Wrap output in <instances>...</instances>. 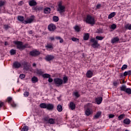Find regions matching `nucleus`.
<instances>
[{
    "label": "nucleus",
    "instance_id": "obj_11",
    "mask_svg": "<svg viewBox=\"0 0 131 131\" xmlns=\"http://www.w3.org/2000/svg\"><path fill=\"white\" fill-rule=\"evenodd\" d=\"M54 59H55V56L52 55H47L45 57V60L48 61H52V60H54Z\"/></svg>",
    "mask_w": 131,
    "mask_h": 131
},
{
    "label": "nucleus",
    "instance_id": "obj_30",
    "mask_svg": "<svg viewBox=\"0 0 131 131\" xmlns=\"http://www.w3.org/2000/svg\"><path fill=\"white\" fill-rule=\"evenodd\" d=\"M123 123L125 124H129V123H130V120L129 119H125L123 120Z\"/></svg>",
    "mask_w": 131,
    "mask_h": 131
},
{
    "label": "nucleus",
    "instance_id": "obj_14",
    "mask_svg": "<svg viewBox=\"0 0 131 131\" xmlns=\"http://www.w3.org/2000/svg\"><path fill=\"white\" fill-rule=\"evenodd\" d=\"M93 75L94 73L91 70L88 71L86 73V76L88 78H92V77H93Z\"/></svg>",
    "mask_w": 131,
    "mask_h": 131
},
{
    "label": "nucleus",
    "instance_id": "obj_40",
    "mask_svg": "<svg viewBox=\"0 0 131 131\" xmlns=\"http://www.w3.org/2000/svg\"><path fill=\"white\" fill-rule=\"evenodd\" d=\"M125 29H128V30H131V24H127L125 26Z\"/></svg>",
    "mask_w": 131,
    "mask_h": 131
},
{
    "label": "nucleus",
    "instance_id": "obj_7",
    "mask_svg": "<svg viewBox=\"0 0 131 131\" xmlns=\"http://www.w3.org/2000/svg\"><path fill=\"white\" fill-rule=\"evenodd\" d=\"M35 18V16L34 15H31V18H28L27 20H24L23 21L24 24H30V23H32L33 21H34V18Z\"/></svg>",
    "mask_w": 131,
    "mask_h": 131
},
{
    "label": "nucleus",
    "instance_id": "obj_54",
    "mask_svg": "<svg viewBox=\"0 0 131 131\" xmlns=\"http://www.w3.org/2000/svg\"><path fill=\"white\" fill-rule=\"evenodd\" d=\"M72 40H73V41H76L77 40H78V39H77V38L73 37L72 38Z\"/></svg>",
    "mask_w": 131,
    "mask_h": 131
},
{
    "label": "nucleus",
    "instance_id": "obj_64",
    "mask_svg": "<svg viewBox=\"0 0 131 131\" xmlns=\"http://www.w3.org/2000/svg\"><path fill=\"white\" fill-rule=\"evenodd\" d=\"M50 39L51 41L55 40V38L54 37H51L50 38Z\"/></svg>",
    "mask_w": 131,
    "mask_h": 131
},
{
    "label": "nucleus",
    "instance_id": "obj_2",
    "mask_svg": "<svg viewBox=\"0 0 131 131\" xmlns=\"http://www.w3.org/2000/svg\"><path fill=\"white\" fill-rule=\"evenodd\" d=\"M62 1H59L57 2V12H59V14H62L65 12V6L62 5Z\"/></svg>",
    "mask_w": 131,
    "mask_h": 131
},
{
    "label": "nucleus",
    "instance_id": "obj_20",
    "mask_svg": "<svg viewBox=\"0 0 131 131\" xmlns=\"http://www.w3.org/2000/svg\"><path fill=\"white\" fill-rule=\"evenodd\" d=\"M43 8L42 7H32V10L34 11H36V12H37L38 11H41L42 10Z\"/></svg>",
    "mask_w": 131,
    "mask_h": 131
},
{
    "label": "nucleus",
    "instance_id": "obj_25",
    "mask_svg": "<svg viewBox=\"0 0 131 131\" xmlns=\"http://www.w3.org/2000/svg\"><path fill=\"white\" fill-rule=\"evenodd\" d=\"M31 80L33 83H35L36 82H37V81H38V78L37 77L33 76Z\"/></svg>",
    "mask_w": 131,
    "mask_h": 131
},
{
    "label": "nucleus",
    "instance_id": "obj_39",
    "mask_svg": "<svg viewBox=\"0 0 131 131\" xmlns=\"http://www.w3.org/2000/svg\"><path fill=\"white\" fill-rule=\"evenodd\" d=\"M117 26L115 25V24H113L112 25H111L110 29H113V30H115L116 29Z\"/></svg>",
    "mask_w": 131,
    "mask_h": 131
},
{
    "label": "nucleus",
    "instance_id": "obj_48",
    "mask_svg": "<svg viewBox=\"0 0 131 131\" xmlns=\"http://www.w3.org/2000/svg\"><path fill=\"white\" fill-rule=\"evenodd\" d=\"M2 107H5V103H4V102H3L2 101H0V109H1Z\"/></svg>",
    "mask_w": 131,
    "mask_h": 131
},
{
    "label": "nucleus",
    "instance_id": "obj_18",
    "mask_svg": "<svg viewBox=\"0 0 131 131\" xmlns=\"http://www.w3.org/2000/svg\"><path fill=\"white\" fill-rule=\"evenodd\" d=\"M51 8L46 7L44 9L43 13L44 14H51Z\"/></svg>",
    "mask_w": 131,
    "mask_h": 131
},
{
    "label": "nucleus",
    "instance_id": "obj_57",
    "mask_svg": "<svg viewBox=\"0 0 131 131\" xmlns=\"http://www.w3.org/2000/svg\"><path fill=\"white\" fill-rule=\"evenodd\" d=\"M11 106H12V107H15L17 106V104H16L15 103H13L11 104Z\"/></svg>",
    "mask_w": 131,
    "mask_h": 131
},
{
    "label": "nucleus",
    "instance_id": "obj_24",
    "mask_svg": "<svg viewBox=\"0 0 131 131\" xmlns=\"http://www.w3.org/2000/svg\"><path fill=\"white\" fill-rule=\"evenodd\" d=\"M17 20L18 21H20V22H23L24 21V16H21V15H18L17 16Z\"/></svg>",
    "mask_w": 131,
    "mask_h": 131
},
{
    "label": "nucleus",
    "instance_id": "obj_5",
    "mask_svg": "<svg viewBox=\"0 0 131 131\" xmlns=\"http://www.w3.org/2000/svg\"><path fill=\"white\" fill-rule=\"evenodd\" d=\"M44 121L46 122V123H50V124H55V119L50 118L49 117H46L44 118Z\"/></svg>",
    "mask_w": 131,
    "mask_h": 131
},
{
    "label": "nucleus",
    "instance_id": "obj_17",
    "mask_svg": "<svg viewBox=\"0 0 131 131\" xmlns=\"http://www.w3.org/2000/svg\"><path fill=\"white\" fill-rule=\"evenodd\" d=\"M102 101H103V98L99 97L95 99V101L96 102L97 105H100L102 103Z\"/></svg>",
    "mask_w": 131,
    "mask_h": 131
},
{
    "label": "nucleus",
    "instance_id": "obj_58",
    "mask_svg": "<svg viewBox=\"0 0 131 131\" xmlns=\"http://www.w3.org/2000/svg\"><path fill=\"white\" fill-rule=\"evenodd\" d=\"M101 7H102V6L101 5V4H98L96 6V9H100L101 8Z\"/></svg>",
    "mask_w": 131,
    "mask_h": 131
},
{
    "label": "nucleus",
    "instance_id": "obj_51",
    "mask_svg": "<svg viewBox=\"0 0 131 131\" xmlns=\"http://www.w3.org/2000/svg\"><path fill=\"white\" fill-rule=\"evenodd\" d=\"M5 6V2L4 1H0V8Z\"/></svg>",
    "mask_w": 131,
    "mask_h": 131
},
{
    "label": "nucleus",
    "instance_id": "obj_36",
    "mask_svg": "<svg viewBox=\"0 0 131 131\" xmlns=\"http://www.w3.org/2000/svg\"><path fill=\"white\" fill-rule=\"evenodd\" d=\"M96 39H97V40H103V39H104V37L101 36H96Z\"/></svg>",
    "mask_w": 131,
    "mask_h": 131
},
{
    "label": "nucleus",
    "instance_id": "obj_45",
    "mask_svg": "<svg viewBox=\"0 0 131 131\" xmlns=\"http://www.w3.org/2000/svg\"><path fill=\"white\" fill-rule=\"evenodd\" d=\"M74 96L76 98H79V97H80V95L78 94V92H74Z\"/></svg>",
    "mask_w": 131,
    "mask_h": 131
},
{
    "label": "nucleus",
    "instance_id": "obj_15",
    "mask_svg": "<svg viewBox=\"0 0 131 131\" xmlns=\"http://www.w3.org/2000/svg\"><path fill=\"white\" fill-rule=\"evenodd\" d=\"M45 48L47 50L54 49V47L53 46V44L52 43H47V45L45 46Z\"/></svg>",
    "mask_w": 131,
    "mask_h": 131
},
{
    "label": "nucleus",
    "instance_id": "obj_38",
    "mask_svg": "<svg viewBox=\"0 0 131 131\" xmlns=\"http://www.w3.org/2000/svg\"><path fill=\"white\" fill-rule=\"evenodd\" d=\"M125 116V115L124 114H122L118 116V118L119 120H122V119H123V118Z\"/></svg>",
    "mask_w": 131,
    "mask_h": 131
},
{
    "label": "nucleus",
    "instance_id": "obj_62",
    "mask_svg": "<svg viewBox=\"0 0 131 131\" xmlns=\"http://www.w3.org/2000/svg\"><path fill=\"white\" fill-rule=\"evenodd\" d=\"M23 4V2L20 1L18 3V6H22Z\"/></svg>",
    "mask_w": 131,
    "mask_h": 131
},
{
    "label": "nucleus",
    "instance_id": "obj_4",
    "mask_svg": "<svg viewBox=\"0 0 131 131\" xmlns=\"http://www.w3.org/2000/svg\"><path fill=\"white\" fill-rule=\"evenodd\" d=\"M29 55L30 56H32V57H37V56L40 55V52L36 49H35L30 51Z\"/></svg>",
    "mask_w": 131,
    "mask_h": 131
},
{
    "label": "nucleus",
    "instance_id": "obj_47",
    "mask_svg": "<svg viewBox=\"0 0 131 131\" xmlns=\"http://www.w3.org/2000/svg\"><path fill=\"white\" fill-rule=\"evenodd\" d=\"M26 48H28V43L23 44V50H25Z\"/></svg>",
    "mask_w": 131,
    "mask_h": 131
},
{
    "label": "nucleus",
    "instance_id": "obj_43",
    "mask_svg": "<svg viewBox=\"0 0 131 131\" xmlns=\"http://www.w3.org/2000/svg\"><path fill=\"white\" fill-rule=\"evenodd\" d=\"M101 115V112H98L95 116V118H99L100 117V116Z\"/></svg>",
    "mask_w": 131,
    "mask_h": 131
},
{
    "label": "nucleus",
    "instance_id": "obj_16",
    "mask_svg": "<svg viewBox=\"0 0 131 131\" xmlns=\"http://www.w3.org/2000/svg\"><path fill=\"white\" fill-rule=\"evenodd\" d=\"M118 41H119V37L117 36L114 37L111 39L112 43H117Z\"/></svg>",
    "mask_w": 131,
    "mask_h": 131
},
{
    "label": "nucleus",
    "instance_id": "obj_19",
    "mask_svg": "<svg viewBox=\"0 0 131 131\" xmlns=\"http://www.w3.org/2000/svg\"><path fill=\"white\" fill-rule=\"evenodd\" d=\"M46 109H47V110H53V109H54V104L48 103Z\"/></svg>",
    "mask_w": 131,
    "mask_h": 131
},
{
    "label": "nucleus",
    "instance_id": "obj_63",
    "mask_svg": "<svg viewBox=\"0 0 131 131\" xmlns=\"http://www.w3.org/2000/svg\"><path fill=\"white\" fill-rule=\"evenodd\" d=\"M128 75H131V70L127 71Z\"/></svg>",
    "mask_w": 131,
    "mask_h": 131
},
{
    "label": "nucleus",
    "instance_id": "obj_61",
    "mask_svg": "<svg viewBox=\"0 0 131 131\" xmlns=\"http://www.w3.org/2000/svg\"><path fill=\"white\" fill-rule=\"evenodd\" d=\"M28 33H29V34H33V31L32 30H30V31H29Z\"/></svg>",
    "mask_w": 131,
    "mask_h": 131
},
{
    "label": "nucleus",
    "instance_id": "obj_46",
    "mask_svg": "<svg viewBox=\"0 0 131 131\" xmlns=\"http://www.w3.org/2000/svg\"><path fill=\"white\" fill-rule=\"evenodd\" d=\"M127 68V65L123 64L121 68L122 70H125Z\"/></svg>",
    "mask_w": 131,
    "mask_h": 131
},
{
    "label": "nucleus",
    "instance_id": "obj_50",
    "mask_svg": "<svg viewBox=\"0 0 131 131\" xmlns=\"http://www.w3.org/2000/svg\"><path fill=\"white\" fill-rule=\"evenodd\" d=\"M19 78H20V79H23V78H25V75L21 74L19 75Z\"/></svg>",
    "mask_w": 131,
    "mask_h": 131
},
{
    "label": "nucleus",
    "instance_id": "obj_56",
    "mask_svg": "<svg viewBox=\"0 0 131 131\" xmlns=\"http://www.w3.org/2000/svg\"><path fill=\"white\" fill-rule=\"evenodd\" d=\"M115 115L113 114H110L109 115V118H114V117H115Z\"/></svg>",
    "mask_w": 131,
    "mask_h": 131
},
{
    "label": "nucleus",
    "instance_id": "obj_41",
    "mask_svg": "<svg viewBox=\"0 0 131 131\" xmlns=\"http://www.w3.org/2000/svg\"><path fill=\"white\" fill-rule=\"evenodd\" d=\"M10 55H14L16 54V50L14 49H11L10 51Z\"/></svg>",
    "mask_w": 131,
    "mask_h": 131
},
{
    "label": "nucleus",
    "instance_id": "obj_34",
    "mask_svg": "<svg viewBox=\"0 0 131 131\" xmlns=\"http://www.w3.org/2000/svg\"><path fill=\"white\" fill-rule=\"evenodd\" d=\"M126 89V86L123 85L122 86L120 87V91H122V92H125Z\"/></svg>",
    "mask_w": 131,
    "mask_h": 131
},
{
    "label": "nucleus",
    "instance_id": "obj_59",
    "mask_svg": "<svg viewBox=\"0 0 131 131\" xmlns=\"http://www.w3.org/2000/svg\"><path fill=\"white\" fill-rule=\"evenodd\" d=\"M128 75V74H127V71H125V72H124V74H123V76H127Z\"/></svg>",
    "mask_w": 131,
    "mask_h": 131
},
{
    "label": "nucleus",
    "instance_id": "obj_32",
    "mask_svg": "<svg viewBox=\"0 0 131 131\" xmlns=\"http://www.w3.org/2000/svg\"><path fill=\"white\" fill-rule=\"evenodd\" d=\"M53 21H54V22H58V21H59V17L57 16H53Z\"/></svg>",
    "mask_w": 131,
    "mask_h": 131
},
{
    "label": "nucleus",
    "instance_id": "obj_31",
    "mask_svg": "<svg viewBox=\"0 0 131 131\" xmlns=\"http://www.w3.org/2000/svg\"><path fill=\"white\" fill-rule=\"evenodd\" d=\"M42 76L43 78H49V77H51V75L49 74H43L42 75Z\"/></svg>",
    "mask_w": 131,
    "mask_h": 131
},
{
    "label": "nucleus",
    "instance_id": "obj_21",
    "mask_svg": "<svg viewBox=\"0 0 131 131\" xmlns=\"http://www.w3.org/2000/svg\"><path fill=\"white\" fill-rule=\"evenodd\" d=\"M24 69L26 70V71H28L29 70V65H28V62H25L24 63Z\"/></svg>",
    "mask_w": 131,
    "mask_h": 131
},
{
    "label": "nucleus",
    "instance_id": "obj_28",
    "mask_svg": "<svg viewBox=\"0 0 131 131\" xmlns=\"http://www.w3.org/2000/svg\"><path fill=\"white\" fill-rule=\"evenodd\" d=\"M89 38H90V35L89 33H85L83 36L84 40H89Z\"/></svg>",
    "mask_w": 131,
    "mask_h": 131
},
{
    "label": "nucleus",
    "instance_id": "obj_27",
    "mask_svg": "<svg viewBox=\"0 0 131 131\" xmlns=\"http://www.w3.org/2000/svg\"><path fill=\"white\" fill-rule=\"evenodd\" d=\"M116 15V12H112L111 14L108 15V19H112L113 17H114Z\"/></svg>",
    "mask_w": 131,
    "mask_h": 131
},
{
    "label": "nucleus",
    "instance_id": "obj_42",
    "mask_svg": "<svg viewBox=\"0 0 131 131\" xmlns=\"http://www.w3.org/2000/svg\"><path fill=\"white\" fill-rule=\"evenodd\" d=\"M74 29L77 32H79V31H80V29L79 28V27L78 26H75V27H74Z\"/></svg>",
    "mask_w": 131,
    "mask_h": 131
},
{
    "label": "nucleus",
    "instance_id": "obj_10",
    "mask_svg": "<svg viewBox=\"0 0 131 131\" xmlns=\"http://www.w3.org/2000/svg\"><path fill=\"white\" fill-rule=\"evenodd\" d=\"M85 112L86 116H90V115L93 114V110L90 107H88L86 108Z\"/></svg>",
    "mask_w": 131,
    "mask_h": 131
},
{
    "label": "nucleus",
    "instance_id": "obj_13",
    "mask_svg": "<svg viewBox=\"0 0 131 131\" xmlns=\"http://www.w3.org/2000/svg\"><path fill=\"white\" fill-rule=\"evenodd\" d=\"M21 66V63L18 61H15L13 63V67H14V68H16L17 69H18V68H20Z\"/></svg>",
    "mask_w": 131,
    "mask_h": 131
},
{
    "label": "nucleus",
    "instance_id": "obj_60",
    "mask_svg": "<svg viewBox=\"0 0 131 131\" xmlns=\"http://www.w3.org/2000/svg\"><path fill=\"white\" fill-rule=\"evenodd\" d=\"M113 84L114 86H117V84H118V83L117 82H114Z\"/></svg>",
    "mask_w": 131,
    "mask_h": 131
},
{
    "label": "nucleus",
    "instance_id": "obj_3",
    "mask_svg": "<svg viewBox=\"0 0 131 131\" xmlns=\"http://www.w3.org/2000/svg\"><path fill=\"white\" fill-rule=\"evenodd\" d=\"M91 42H92L91 44V47L94 49H96L100 47V44L98 43V40H96L95 38H92L90 40Z\"/></svg>",
    "mask_w": 131,
    "mask_h": 131
},
{
    "label": "nucleus",
    "instance_id": "obj_33",
    "mask_svg": "<svg viewBox=\"0 0 131 131\" xmlns=\"http://www.w3.org/2000/svg\"><path fill=\"white\" fill-rule=\"evenodd\" d=\"M55 38H56V39L59 40V42L60 43H63V42L64 41L63 39H62V38H61V37H60V36H56V37H55Z\"/></svg>",
    "mask_w": 131,
    "mask_h": 131
},
{
    "label": "nucleus",
    "instance_id": "obj_53",
    "mask_svg": "<svg viewBox=\"0 0 131 131\" xmlns=\"http://www.w3.org/2000/svg\"><path fill=\"white\" fill-rule=\"evenodd\" d=\"M4 28H5V29H6V30L9 29V28H10V27L8 25H5Z\"/></svg>",
    "mask_w": 131,
    "mask_h": 131
},
{
    "label": "nucleus",
    "instance_id": "obj_52",
    "mask_svg": "<svg viewBox=\"0 0 131 131\" xmlns=\"http://www.w3.org/2000/svg\"><path fill=\"white\" fill-rule=\"evenodd\" d=\"M7 102H8V103H10L11 102H12V97H8L7 98Z\"/></svg>",
    "mask_w": 131,
    "mask_h": 131
},
{
    "label": "nucleus",
    "instance_id": "obj_44",
    "mask_svg": "<svg viewBox=\"0 0 131 131\" xmlns=\"http://www.w3.org/2000/svg\"><path fill=\"white\" fill-rule=\"evenodd\" d=\"M63 83H66V82L68 81V77H67V76L63 77Z\"/></svg>",
    "mask_w": 131,
    "mask_h": 131
},
{
    "label": "nucleus",
    "instance_id": "obj_35",
    "mask_svg": "<svg viewBox=\"0 0 131 131\" xmlns=\"http://www.w3.org/2000/svg\"><path fill=\"white\" fill-rule=\"evenodd\" d=\"M29 129L28 126L26 125V126H24L23 127V128H21V131H28Z\"/></svg>",
    "mask_w": 131,
    "mask_h": 131
},
{
    "label": "nucleus",
    "instance_id": "obj_6",
    "mask_svg": "<svg viewBox=\"0 0 131 131\" xmlns=\"http://www.w3.org/2000/svg\"><path fill=\"white\" fill-rule=\"evenodd\" d=\"M14 43L16 45L18 50H23V42L20 41H15Z\"/></svg>",
    "mask_w": 131,
    "mask_h": 131
},
{
    "label": "nucleus",
    "instance_id": "obj_1",
    "mask_svg": "<svg viewBox=\"0 0 131 131\" xmlns=\"http://www.w3.org/2000/svg\"><path fill=\"white\" fill-rule=\"evenodd\" d=\"M85 21L88 24H91V25H95L96 24L95 17H93L91 15H87Z\"/></svg>",
    "mask_w": 131,
    "mask_h": 131
},
{
    "label": "nucleus",
    "instance_id": "obj_22",
    "mask_svg": "<svg viewBox=\"0 0 131 131\" xmlns=\"http://www.w3.org/2000/svg\"><path fill=\"white\" fill-rule=\"evenodd\" d=\"M36 74H38L39 75H42V74H43V72H42V70L41 69H37L36 70Z\"/></svg>",
    "mask_w": 131,
    "mask_h": 131
},
{
    "label": "nucleus",
    "instance_id": "obj_23",
    "mask_svg": "<svg viewBox=\"0 0 131 131\" xmlns=\"http://www.w3.org/2000/svg\"><path fill=\"white\" fill-rule=\"evenodd\" d=\"M70 108H71V110H74L75 109V104L73 102L70 103Z\"/></svg>",
    "mask_w": 131,
    "mask_h": 131
},
{
    "label": "nucleus",
    "instance_id": "obj_8",
    "mask_svg": "<svg viewBox=\"0 0 131 131\" xmlns=\"http://www.w3.org/2000/svg\"><path fill=\"white\" fill-rule=\"evenodd\" d=\"M54 82L55 84H58V85L63 84V80L60 78H56L54 79Z\"/></svg>",
    "mask_w": 131,
    "mask_h": 131
},
{
    "label": "nucleus",
    "instance_id": "obj_9",
    "mask_svg": "<svg viewBox=\"0 0 131 131\" xmlns=\"http://www.w3.org/2000/svg\"><path fill=\"white\" fill-rule=\"evenodd\" d=\"M49 31H55L56 30V26L54 24H50L48 27Z\"/></svg>",
    "mask_w": 131,
    "mask_h": 131
},
{
    "label": "nucleus",
    "instance_id": "obj_37",
    "mask_svg": "<svg viewBox=\"0 0 131 131\" xmlns=\"http://www.w3.org/2000/svg\"><path fill=\"white\" fill-rule=\"evenodd\" d=\"M125 93L128 94V95L131 94V89L130 88H127L125 91Z\"/></svg>",
    "mask_w": 131,
    "mask_h": 131
},
{
    "label": "nucleus",
    "instance_id": "obj_55",
    "mask_svg": "<svg viewBox=\"0 0 131 131\" xmlns=\"http://www.w3.org/2000/svg\"><path fill=\"white\" fill-rule=\"evenodd\" d=\"M48 81L49 82H53V79L51 78V77H50L49 78H48Z\"/></svg>",
    "mask_w": 131,
    "mask_h": 131
},
{
    "label": "nucleus",
    "instance_id": "obj_29",
    "mask_svg": "<svg viewBox=\"0 0 131 131\" xmlns=\"http://www.w3.org/2000/svg\"><path fill=\"white\" fill-rule=\"evenodd\" d=\"M57 110L58 112H62L63 111V108L62 107V105L58 104L57 106Z\"/></svg>",
    "mask_w": 131,
    "mask_h": 131
},
{
    "label": "nucleus",
    "instance_id": "obj_26",
    "mask_svg": "<svg viewBox=\"0 0 131 131\" xmlns=\"http://www.w3.org/2000/svg\"><path fill=\"white\" fill-rule=\"evenodd\" d=\"M47 104L46 103H40L39 105L40 108H41L42 109H47Z\"/></svg>",
    "mask_w": 131,
    "mask_h": 131
},
{
    "label": "nucleus",
    "instance_id": "obj_12",
    "mask_svg": "<svg viewBox=\"0 0 131 131\" xmlns=\"http://www.w3.org/2000/svg\"><path fill=\"white\" fill-rule=\"evenodd\" d=\"M30 7H35L37 5V3L35 0H31L29 2Z\"/></svg>",
    "mask_w": 131,
    "mask_h": 131
},
{
    "label": "nucleus",
    "instance_id": "obj_49",
    "mask_svg": "<svg viewBox=\"0 0 131 131\" xmlns=\"http://www.w3.org/2000/svg\"><path fill=\"white\" fill-rule=\"evenodd\" d=\"M24 96L25 97H28L29 96V92L26 91L24 93Z\"/></svg>",
    "mask_w": 131,
    "mask_h": 131
}]
</instances>
